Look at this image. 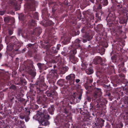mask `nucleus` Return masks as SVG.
<instances>
[{
    "label": "nucleus",
    "instance_id": "nucleus-1",
    "mask_svg": "<svg viewBox=\"0 0 128 128\" xmlns=\"http://www.w3.org/2000/svg\"><path fill=\"white\" fill-rule=\"evenodd\" d=\"M49 116L48 114H46L44 117L40 121L42 125L46 126L49 124V122L47 120V119H49Z\"/></svg>",
    "mask_w": 128,
    "mask_h": 128
},
{
    "label": "nucleus",
    "instance_id": "nucleus-2",
    "mask_svg": "<svg viewBox=\"0 0 128 128\" xmlns=\"http://www.w3.org/2000/svg\"><path fill=\"white\" fill-rule=\"evenodd\" d=\"M46 114L44 112L43 113L42 112H38L35 116L33 117V118L40 122L42 119L44 117Z\"/></svg>",
    "mask_w": 128,
    "mask_h": 128
},
{
    "label": "nucleus",
    "instance_id": "nucleus-3",
    "mask_svg": "<svg viewBox=\"0 0 128 128\" xmlns=\"http://www.w3.org/2000/svg\"><path fill=\"white\" fill-rule=\"evenodd\" d=\"M84 38L83 39V42H86V41H89L90 40L92 37L91 35V34L88 33H86L85 35L84 36Z\"/></svg>",
    "mask_w": 128,
    "mask_h": 128
},
{
    "label": "nucleus",
    "instance_id": "nucleus-4",
    "mask_svg": "<svg viewBox=\"0 0 128 128\" xmlns=\"http://www.w3.org/2000/svg\"><path fill=\"white\" fill-rule=\"evenodd\" d=\"M95 92L94 94V96L96 98L100 96L101 95L100 90L98 88L96 89Z\"/></svg>",
    "mask_w": 128,
    "mask_h": 128
},
{
    "label": "nucleus",
    "instance_id": "nucleus-5",
    "mask_svg": "<svg viewBox=\"0 0 128 128\" xmlns=\"http://www.w3.org/2000/svg\"><path fill=\"white\" fill-rule=\"evenodd\" d=\"M102 60L100 56L96 57L94 60L93 62L95 64H96L100 62H102Z\"/></svg>",
    "mask_w": 128,
    "mask_h": 128
},
{
    "label": "nucleus",
    "instance_id": "nucleus-6",
    "mask_svg": "<svg viewBox=\"0 0 128 128\" xmlns=\"http://www.w3.org/2000/svg\"><path fill=\"white\" fill-rule=\"evenodd\" d=\"M32 4H28L26 5L25 7L27 8V9H30L31 10H35V8H34V5Z\"/></svg>",
    "mask_w": 128,
    "mask_h": 128
},
{
    "label": "nucleus",
    "instance_id": "nucleus-7",
    "mask_svg": "<svg viewBox=\"0 0 128 128\" xmlns=\"http://www.w3.org/2000/svg\"><path fill=\"white\" fill-rule=\"evenodd\" d=\"M75 78V75L74 74H70L66 77V80H69L71 81H74Z\"/></svg>",
    "mask_w": 128,
    "mask_h": 128
},
{
    "label": "nucleus",
    "instance_id": "nucleus-8",
    "mask_svg": "<svg viewBox=\"0 0 128 128\" xmlns=\"http://www.w3.org/2000/svg\"><path fill=\"white\" fill-rule=\"evenodd\" d=\"M80 40L78 39H76L74 41V43L73 44V46H75L74 48H78L80 46L79 44Z\"/></svg>",
    "mask_w": 128,
    "mask_h": 128
},
{
    "label": "nucleus",
    "instance_id": "nucleus-9",
    "mask_svg": "<svg viewBox=\"0 0 128 128\" xmlns=\"http://www.w3.org/2000/svg\"><path fill=\"white\" fill-rule=\"evenodd\" d=\"M86 72L88 74H92L93 72V70L92 68H90L88 69H86Z\"/></svg>",
    "mask_w": 128,
    "mask_h": 128
},
{
    "label": "nucleus",
    "instance_id": "nucleus-10",
    "mask_svg": "<svg viewBox=\"0 0 128 128\" xmlns=\"http://www.w3.org/2000/svg\"><path fill=\"white\" fill-rule=\"evenodd\" d=\"M53 71H52V72H50L49 74H48L47 77L49 78L52 79L54 78V74L52 73Z\"/></svg>",
    "mask_w": 128,
    "mask_h": 128
},
{
    "label": "nucleus",
    "instance_id": "nucleus-11",
    "mask_svg": "<svg viewBox=\"0 0 128 128\" xmlns=\"http://www.w3.org/2000/svg\"><path fill=\"white\" fill-rule=\"evenodd\" d=\"M64 80H63L60 79L57 82V83L59 84L60 86H62L64 84Z\"/></svg>",
    "mask_w": 128,
    "mask_h": 128
},
{
    "label": "nucleus",
    "instance_id": "nucleus-12",
    "mask_svg": "<svg viewBox=\"0 0 128 128\" xmlns=\"http://www.w3.org/2000/svg\"><path fill=\"white\" fill-rule=\"evenodd\" d=\"M101 3L102 4V5L104 6L107 5L108 4L107 0H102Z\"/></svg>",
    "mask_w": 128,
    "mask_h": 128
},
{
    "label": "nucleus",
    "instance_id": "nucleus-13",
    "mask_svg": "<svg viewBox=\"0 0 128 128\" xmlns=\"http://www.w3.org/2000/svg\"><path fill=\"white\" fill-rule=\"evenodd\" d=\"M82 65L83 67V68L84 69H86L88 67V64H84V63L82 64Z\"/></svg>",
    "mask_w": 128,
    "mask_h": 128
},
{
    "label": "nucleus",
    "instance_id": "nucleus-14",
    "mask_svg": "<svg viewBox=\"0 0 128 128\" xmlns=\"http://www.w3.org/2000/svg\"><path fill=\"white\" fill-rule=\"evenodd\" d=\"M54 107L51 106L50 108H49L48 109V111L50 112H54Z\"/></svg>",
    "mask_w": 128,
    "mask_h": 128
},
{
    "label": "nucleus",
    "instance_id": "nucleus-15",
    "mask_svg": "<svg viewBox=\"0 0 128 128\" xmlns=\"http://www.w3.org/2000/svg\"><path fill=\"white\" fill-rule=\"evenodd\" d=\"M11 3L12 4L15 6L16 5L18 4V3L17 2L16 0H13V1H12Z\"/></svg>",
    "mask_w": 128,
    "mask_h": 128
},
{
    "label": "nucleus",
    "instance_id": "nucleus-16",
    "mask_svg": "<svg viewBox=\"0 0 128 128\" xmlns=\"http://www.w3.org/2000/svg\"><path fill=\"white\" fill-rule=\"evenodd\" d=\"M99 51L100 52H102V54H104L105 52V50L103 48H101V49H99Z\"/></svg>",
    "mask_w": 128,
    "mask_h": 128
},
{
    "label": "nucleus",
    "instance_id": "nucleus-17",
    "mask_svg": "<svg viewBox=\"0 0 128 128\" xmlns=\"http://www.w3.org/2000/svg\"><path fill=\"white\" fill-rule=\"evenodd\" d=\"M98 124H99L100 125L101 124H102V123L104 122V121L100 119L99 120H98Z\"/></svg>",
    "mask_w": 128,
    "mask_h": 128
},
{
    "label": "nucleus",
    "instance_id": "nucleus-18",
    "mask_svg": "<svg viewBox=\"0 0 128 128\" xmlns=\"http://www.w3.org/2000/svg\"><path fill=\"white\" fill-rule=\"evenodd\" d=\"M37 65L38 66L39 68L40 69H42V65L40 63H38L37 64Z\"/></svg>",
    "mask_w": 128,
    "mask_h": 128
},
{
    "label": "nucleus",
    "instance_id": "nucleus-19",
    "mask_svg": "<svg viewBox=\"0 0 128 128\" xmlns=\"http://www.w3.org/2000/svg\"><path fill=\"white\" fill-rule=\"evenodd\" d=\"M68 68L67 67H64L63 68L62 70L64 71L65 72L67 71L68 70Z\"/></svg>",
    "mask_w": 128,
    "mask_h": 128
},
{
    "label": "nucleus",
    "instance_id": "nucleus-20",
    "mask_svg": "<svg viewBox=\"0 0 128 128\" xmlns=\"http://www.w3.org/2000/svg\"><path fill=\"white\" fill-rule=\"evenodd\" d=\"M51 49L52 50V51L54 52H57V51H56V49L54 47H52Z\"/></svg>",
    "mask_w": 128,
    "mask_h": 128
},
{
    "label": "nucleus",
    "instance_id": "nucleus-21",
    "mask_svg": "<svg viewBox=\"0 0 128 128\" xmlns=\"http://www.w3.org/2000/svg\"><path fill=\"white\" fill-rule=\"evenodd\" d=\"M10 18L9 17H6L4 18V20H8V21H10Z\"/></svg>",
    "mask_w": 128,
    "mask_h": 128
},
{
    "label": "nucleus",
    "instance_id": "nucleus-22",
    "mask_svg": "<svg viewBox=\"0 0 128 128\" xmlns=\"http://www.w3.org/2000/svg\"><path fill=\"white\" fill-rule=\"evenodd\" d=\"M102 8L100 4H98V6H97V8L98 9H100Z\"/></svg>",
    "mask_w": 128,
    "mask_h": 128
},
{
    "label": "nucleus",
    "instance_id": "nucleus-23",
    "mask_svg": "<svg viewBox=\"0 0 128 128\" xmlns=\"http://www.w3.org/2000/svg\"><path fill=\"white\" fill-rule=\"evenodd\" d=\"M4 13V11L0 12V15H3Z\"/></svg>",
    "mask_w": 128,
    "mask_h": 128
},
{
    "label": "nucleus",
    "instance_id": "nucleus-24",
    "mask_svg": "<svg viewBox=\"0 0 128 128\" xmlns=\"http://www.w3.org/2000/svg\"><path fill=\"white\" fill-rule=\"evenodd\" d=\"M74 50L73 51V53L74 54H76V49L77 48H74L75 47V46H74Z\"/></svg>",
    "mask_w": 128,
    "mask_h": 128
},
{
    "label": "nucleus",
    "instance_id": "nucleus-25",
    "mask_svg": "<svg viewBox=\"0 0 128 128\" xmlns=\"http://www.w3.org/2000/svg\"><path fill=\"white\" fill-rule=\"evenodd\" d=\"M9 34L10 35H11L12 33V30H9L8 31Z\"/></svg>",
    "mask_w": 128,
    "mask_h": 128
},
{
    "label": "nucleus",
    "instance_id": "nucleus-26",
    "mask_svg": "<svg viewBox=\"0 0 128 128\" xmlns=\"http://www.w3.org/2000/svg\"><path fill=\"white\" fill-rule=\"evenodd\" d=\"M80 81V80L78 79H76V83H78Z\"/></svg>",
    "mask_w": 128,
    "mask_h": 128
},
{
    "label": "nucleus",
    "instance_id": "nucleus-27",
    "mask_svg": "<svg viewBox=\"0 0 128 128\" xmlns=\"http://www.w3.org/2000/svg\"><path fill=\"white\" fill-rule=\"evenodd\" d=\"M64 112L67 113H68V112L66 110V108L64 109Z\"/></svg>",
    "mask_w": 128,
    "mask_h": 128
},
{
    "label": "nucleus",
    "instance_id": "nucleus-28",
    "mask_svg": "<svg viewBox=\"0 0 128 128\" xmlns=\"http://www.w3.org/2000/svg\"><path fill=\"white\" fill-rule=\"evenodd\" d=\"M81 95H80L78 97V98L80 100L81 99Z\"/></svg>",
    "mask_w": 128,
    "mask_h": 128
},
{
    "label": "nucleus",
    "instance_id": "nucleus-29",
    "mask_svg": "<svg viewBox=\"0 0 128 128\" xmlns=\"http://www.w3.org/2000/svg\"><path fill=\"white\" fill-rule=\"evenodd\" d=\"M25 120L26 122H27L28 121V120L29 119L28 118L26 120V118H25Z\"/></svg>",
    "mask_w": 128,
    "mask_h": 128
},
{
    "label": "nucleus",
    "instance_id": "nucleus-30",
    "mask_svg": "<svg viewBox=\"0 0 128 128\" xmlns=\"http://www.w3.org/2000/svg\"><path fill=\"white\" fill-rule=\"evenodd\" d=\"M92 80H90V82H92Z\"/></svg>",
    "mask_w": 128,
    "mask_h": 128
},
{
    "label": "nucleus",
    "instance_id": "nucleus-31",
    "mask_svg": "<svg viewBox=\"0 0 128 128\" xmlns=\"http://www.w3.org/2000/svg\"><path fill=\"white\" fill-rule=\"evenodd\" d=\"M31 45H31V44H29V45H28V46H31Z\"/></svg>",
    "mask_w": 128,
    "mask_h": 128
},
{
    "label": "nucleus",
    "instance_id": "nucleus-32",
    "mask_svg": "<svg viewBox=\"0 0 128 128\" xmlns=\"http://www.w3.org/2000/svg\"><path fill=\"white\" fill-rule=\"evenodd\" d=\"M74 60H75V58H74Z\"/></svg>",
    "mask_w": 128,
    "mask_h": 128
},
{
    "label": "nucleus",
    "instance_id": "nucleus-33",
    "mask_svg": "<svg viewBox=\"0 0 128 128\" xmlns=\"http://www.w3.org/2000/svg\"><path fill=\"white\" fill-rule=\"evenodd\" d=\"M96 8V7H95V6L94 7V8Z\"/></svg>",
    "mask_w": 128,
    "mask_h": 128
},
{
    "label": "nucleus",
    "instance_id": "nucleus-34",
    "mask_svg": "<svg viewBox=\"0 0 128 128\" xmlns=\"http://www.w3.org/2000/svg\"><path fill=\"white\" fill-rule=\"evenodd\" d=\"M42 128L41 127H39V128Z\"/></svg>",
    "mask_w": 128,
    "mask_h": 128
},
{
    "label": "nucleus",
    "instance_id": "nucleus-35",
    "mask_svg": "<svg viewBox=\"0 0 128 128\" xmlns=\"http://www.w3.org/2000/svg\"><path fill=\"white\" fill-rule=\"evenodd\" d=\"M104 62H105L106 61V60H104Z\"/></svg>",
    "mask_w": 128,
    "mask_h": 128
},
{
    "label": "nucleus",
    "instance_id": "nucleus-36",
    "mask_svg": "<svg viewBox=\"0 0 128 128\" xmlns=\"http://www.w3.org/2000/svg\"><path fill=\"white\" fill-rule=\"evenodd\" d=\"M54 74L55 75H56V73H55Z\"/></svg>",
    "mask_w": 128,
    "mask_h": 128
},
{
    "label": "nucleus",
    "instance_id": "nucleus-37",
    "mask_svg": "<svg viewBox=\"0 0 128 128\" xmlns=\"http://www.w3.org/2000/svg\"><path fill=\"white\" fill-rule=\"evenodd\" d=\"M18 9H17L16 10H18Z\"/></svg>",
    "mask_w": 128,
    "mask_h": 128
},
{
    "label": "nucleus",
    "instance_id": "nucleus-38",
    "mask_svg": "<svg viewBox=\"0 0 128 128\" xmlns=\"http://www.w3.org/2000/svg\"><path fill=\"white\" fill-rule=\"evenodd\" d=\"M36 14H37V13H36Z\"/></svg>",
    "mask_w": 128,
    "mask_h": 128
}]
</instances>
